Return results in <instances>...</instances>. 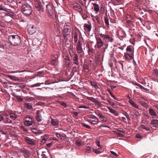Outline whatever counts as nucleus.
Listing matches in <instances>:
<instances>
[{
  "label": "nucleus",
  "mask_w": 158,
  "mask_h": 158,
  "mask_svg": "<svg viewBox=\"0 0 158 158\" xmlns=\"http://www.w3.org/2000/svg\"><path fill=\"white\" fill-rule=\"evenodd\" d=\"M9 41L10 44L14 46H23L21 40L18 35H11L8 36Z\"/></svg>",
  "instance_id": "1"
},
{
  "label": "nucleus",
  "mask_w": 158,
  "mask_h": 158,
  "mask_svg": "<svg viewBox=\"0 0 158 158\" xmlns=\"http://www.w3.org/2000/svg\"><path fill=\"white\" fill-rule=\"evenodd\" d=\"M22 11L26 15H30L31 14L32 10L31 6L27 3L25 4L22 6Z\"/></svg>",
  "instance_id": "2"
},
{
  "label": "nucleus",
  "mask_w": 158,
  "mask_h": 158,
  "mask_svg": "<svg viewBox=\"0 0 158 158\" xmlns=\"http://www.w3.org/2000/svg\"><path fill=\"white\" fill-rule=\"evenodd\" d=\"M98 34L101 37L103 38V40L106 43H108L109 42L112 43L113 41V40L112 37L108 35H105L102 34L100 31H98Z\"/></svg>",
  "instance_id": "3"
},
{
  "label": "nucleus",
  "mask_w": 158,
  "mask_h": 158,
  "mask_svg": "<svg viewBox=\"0 0 158 158\" xmlns=\"http://www.w3.org/2000/svg\"><path fill=\"white\" fill-rule=\"evenodd\" d=\"M27 31L30 35H32L36 31V27L32 24L28 25L27 26Z\"/></svg>",
  "instance_id": "4"
},
{
  "label": "nucleus",
  "mask_w": 158,
  "mask_h": 158,
  "mask_svg": "<svg viewBox=\"0 0 158 158\" xmlns=\"http://www.w3.org/2000/svg\"><path fill=\"white\" fill-rule=\"evenodd\" d=\"M20 151L23 153L24 156L25 158H28L31 155V152L30 151L28 150L26 148H23L21 149Z\"/></svg>",
  "instance_id": "5"
},
{
  "label": "nucleus",
  "mask_w": 158,
  "mask_h": 158,
  "mask_svg": "<svg viewBox=\"0 0 158 158\" xmlns=\"http://www.w3.org/2000/svg\"><path fill=\"white\" fill-rule=\"evenodd\" d=\"M71 29L70 28L64 27L63 31V35L64 39L66 40H68V39L67 38L68 36L69 35Z\"/></svg>",
  "instance_id": "6"
},
{
  "label": "nucleus",
  "mask_w": 158,
  "mask_h": 158,
  "mask_svg": "<svg viewBox=\"0 0 158 158\" xmlns=\"http://www.w3.org/2000/svg\"><path fill=\"white\" fill-rule=\"evenodd\" d=\"M25 141L27 143L31 145H35V140L33 139H31L28 137H26L24 138Z\"/></svg>",
  "instance_id": "7"
},
{
  "label": "nucleus",
  "mask_w": 158,
  "mask_h": 158,
  "mask_svg": "<svg viewBox=\"0 0 158 158\" xmlns=\"http://www.w3.org/2000/svg\"><path fill=\"white\" fill-rule=\"evenodd\" d=\"M4 118L3 122L6 123H12V121L9 117V115L6 114H4Z\"/></svg>",
  "instance_id": "8"
},
{
  "label": "nucleus",
  "mask_w": 158,
  "mask_h": 158,
  "mask_svg": "<svg viewBox=\"0 0 158 158\" xmlns=\"http://www.w3.org/2000/svg\"><path fill=\"white\" fill-rule=\"evenodd\" d=\"M73 7L74 9L81 13L83 11V10L80 5L78 3H76L73 5Z\"/></svg>",
  "instance_id": "9"
},
{
  "label": "nucleus",
  "mask_w": 158,
  "mask_h": 158,
  "mask_svg": "<svg viewBox=\"0 0 158 158\" xmlns=\"http://www.w3.org/2000/svg\"><path fill=\"white\" fill-rule=\"evenodd\" d=\"M30 119V120H24V123L26 126L29 127L34 125L35 123L34 121V119L33 118Z\"/></svg>",
  "instance_id": "10"
},
{
  "label": "nucleus",
  "mask_w": 158,
  "mask_h": 158,
  "mask_svg": "<svg viewBox=\"0 0 158 158\" xmlns=\"http://www.w3.org/2000/svg\"><path fill=\"white\" fill-rule=\"evenodd\" d=\"M97 44V48L99 49L103 46V42L101 39L99 37H96Z\"/></svg>",
  "instance_id": "11"
},
{
  "label": "nucleus",
  "mask_w": 158,
  "mask_h": 158,
  "mask_svg": "<svg viewBox=\"0 0 158 158\" xmlns=\"http://www.w3.org/2000/svg\"><path fill=\"white\" fill-rule=\"evenodd\" d=\"M36 119L37 121L39 122H41L42 119L41 115L40 114V110H37L35 114Z\"/></svg>",
  "instance_id": "12"
},
{
  "label": "nucleus",
  "mask_w": 158,
  "mask_h": 158,
  "mask_svg": "<svg viewBox=\"0 0 158 158\" xmlns=\"http://www.w3.org/2000/svg\"><path fill=\"white\" fill-rule=\"evenodd\" d=\"M46 8L50 15L53 14V7L51 4L49 3L47 5Z\"/></svg>",
  "instance_id": "13"
},
{
  "label": "nucleus",
  "mask_w": 158,
  "mask_h": 158,
  "mask_svg": "<svg viewBox=\"0 0 158 158\" xmlns=\"http://www.w3.org/2000/svg\"><path fill=\"white\" fill-rule=\"evenodd\" d=\"M70 55L72 56H74L73 57V60L74 61V63L77 65H78L79 64V61L78 56L77 54L75 53L74 54H73L72 56L71 54H70Z\"/></svg>",
  "instance_id": "14"
},
{
  "label": "nucleus",
  "mask_w": 158,
  "mask_h": 158,
  "mask_svg": "<svg viewBox=\"0 0 158 158\" xmlns=\"http://www.w3.org/2000/svg\"><path fill=\"white\" fill-rule=\"evenodd\" d=\"M84 30L87 32H90L91 29V25L85 23L84 24Z\"/></svg>",
  "instance_id": "15"
},
{
  "label": "nucleus",
  "mask_w": 158,
  "mask_h": 158,
  "mask_svg": "<svg viewBox=\"0 0 158 158\" xmlns=\"http://www.w3.org/2000/svg\"><path fill=\"white\" fill-rule=\"evenodd\" d=\"M50 118H51V123L52 125L53 126H56L58 125L59 124V120L56 119H53L51 117Z\"/></svg>",
  "instance_id": "16"
},
{
  "label": "nucleus",
  "mask_w": 158,
  "mask_h": 158,
  "mask_svg": "<svg viewBox=\"0 0 158 158\" xmlns=\"http://www.w3.org/2000/svg\"><path fill=\"white\" fill-rule=\"evenodd\" d=\"M32 104L31 103H27L25 102L24 103L25 107L27 109L30 110H32L33 109V107L32 106Z\"/></svg>",
  "instance_id": "17"
},
{
  "label": "nucleus",
  "mask_w": 158,
  "mask_h": 158,
  "mask_svg": "<svg viewBox=\"0 0 158 158\" xmlns=\"http://www.w3.org/2000/svg\"><path fill=\"white\" fill-rule=\"evenodd\" d=\"M93 5L94 6V10L95 12V13H98L100 10L99 5L95 3H93Z\"/></svg>",
  "instance_id": "18"
},
{
  "label": "nucleus",
  "mask_w": 158,
  "mask_h": 158,
  "mask_svg": "<svg viewBox=\"0 0 158 158\" xmlns=\"http://www.w3.org/2000/svg\"><path fill=\"white\" fill-rule=\"evenodd\" d=\"M88 122L92 125H95L98 123L99 122V121L98 119L97 118L95 120L89 119L88 120Z\"/></svg>",
  "instance_id": "19"
},
{
  "label": "nucleus",
  "mask_w": 158,
  "mask_h": 158,
  "mask_svg": "<svg viewBox=\"0 0 158 158\" xmlns=\"http://www.w3.org/2000/svg\"><path fill=\"white\" fill-rule=\"evenodd\" d=\"M129 102L132 106L137 109L139 108V106H138L131 100H129Z\"/></svg>",
  "instance_id": "20"
},
{
  "label": "nucleus",
  "mask_w": 158,
  "mask_h": 158,
  "mask_svg": "<svg viewBox=\"0 0 158 158\" xmlns=\"http://www.w3.org/2000/svg\"><path fill=\"white\" fill-rule=\"evenodd\" d=\"M7 77L8 78H9L12 80H14L15 81H19V78L14 76H12L10 75H8L7 76Z\"/></svg>",
  "instance_id": "21"
},
{
  "label": "nucleus",
  "mask_w": 158,
  "mask_h": 158,
  "mask_svg": "<svg viewBox=\"0 0 158 158\" xmlns=\"http://www.w3.org/2000/svg\"><path fill=\"white\" fill-rule=\"evenodd\" d=\"M107 108L110 113L113 114L115 116L118 115V113L116 111L114 110L109 107H107Z\"/></svg>",
  "instance_id": "22"
},
{
  "label": "nucleus",
  "mask_w": 158,
  "mask_h": 158,
  "mask_svg": "<svg viewBox=\"0 0 158 158\" xmlns=\"http://www.w3.org/2000/svg\"><path fill=\"white\" fill-rule=\"evenodd\" d=\"M149 113L151 115L156 116V112L153 109L150 108L149 110Z\"/></svg>",
  "instance_id": "23"
},
{
  "label": "nucleus",
  "mask_w": 158,
  "mask_h": 158,
  "mask_svg": "<svg viewBox=\"0 0 158 158\" xmlns=\"http://www.w3.org/2000/svg\"><path fill=\"white\" fill-rule=\"evenodd\" d=\"M77 50L79 53H81L83 51V49L81 46L76 47Z\"/></svg>",
  "instance_id": "24"
},
{
  "label": "nucleus",
  "mask_w": 158,
  "mask_h": 158,
  "mask_svg": "<svg viewBox=\"0 0 158 158\" xmlns=\"http://www.w3.org/2000/svg\"><path fill=\"white\" fill-rule=\"evenodd\" d=\"M90 83L91 85L93 86L95 89H97L98 88V86L96 82L91 81Z\"/></svg>",
  "instance_id": "25"
},
{
  "label": "nucleus",
  "mask_w": 158,
  "mask_h": 158,
  "mask_svg": "<svg viewBox=\"0 0 158 158\" xmlns=\"http://www.w3.org/2000/svg\"><path fill=\"white\" fill-rule=\"evenodd\" d=\"M151 124L153 125H158V120H152L151 121Z\"/></svg>",
  "instance_id": "26"
},
{
  "label": "nucleus",
  "mask_w": 158,
  "mask_h": 158,
  "mask_svg": "<svg viewBox=\"0 0 158 158\" xmlns=\"http://www.w3.org/2000/svg\"><path fill=\"white\" fill-rule=\"evenodd\" d=\"M31 130L32 132L35 134H37L39 133V131L38 130L35 128H31Z\"/></svg>",
  "instance_id": "27"
},
{
  "label": "nucleus",
  "mask_w": 158,
  "mask_h": 158,
  "mask_svg": "<svg viewBox=\"0 0 158 158\" xmlns=\"http://www.w3.org/2000/svg\"><path fill=\"white\" fill-rule=\"evenodd\" d=\"M15 97L16 98V99L18 102H22L23 99L20 96L18 95H15Z\"/></svg>",
  "instance_id": "28"
},
{
  "label": "nucleus",
  "mask_w": 158,
  "mask_h": 158,
  "mask_svg": "<svg viewBox=\"0 0 158 158\" xmlns=\"http://www.w3.org/2000/svg\"><path fill=\"white\" fill-rule=\"evenodd\" d=\"M9 117L10 118L12 119L13 120H15L16 118V116L13 113L10 114Z\"/></svg>",
  "instance_id": "29"
},
{
  "label": "nucleus",
  "mask_w": 158,
  "mask_h": 158,
  "mask_svg": "<svg viewBox=\"0 0 158 158\" xmlns=\"http://www.w3.org/2000/svg\"><path fill=\"white\" fill-rule=\"evenodd\" d=\"M74 42L75 43H76L78 39V35L77 33V32L75 33L74 34Z\"/></svg>",
  "instance_id": "30"
},
{
  "label": "nucleus",
  "mask_w": 158,
  "mask_h": 158,
  "mask_svg": "<svg viewBox=\"0 0 158 158\" xmlns=\"http://www.w3.org/2000/svg\"><path fill=\"white\" fill-rule=\"evenodd\" d=\"M139 103L140 104V105L144 107H146L147 106V104L144 102L140 101L139 102Z\"/></svg>",
  "instance_id": "31"
},
{
  "label": "nucleus",
  "mask_w": 158,
  "mask_h": 158,
  "mask_svg": "<svg viewBox=\"0 0 158 158\" xmlns=\"http://www.w3.org/2000/svg\"><path fill=\"white\" fill-rule=\"evenodd\" d=\"M104 21L106 25L108 27H109V22L108 19L106 17L104 19Z\"/></svg>",
  "instance_id": "32"
},
{
  "label": "nucleus",
  "mask_w": 158,
  "mask_h": 158,
  "mask_svg": "<svg viewBox=\"0 0 158 158\" xmlns=\"http://www.w3.org/2000/svg\"><path fill=\"white\" fill-rule=\"evenodd\" d=\"M91 151V147L90 146H87L85 149V152L86 153H89Z\"/></svg>",
  "instance_id": "33"
},
{
  "label": "nucleus",
  "mask_w": 158,
  "mask_h": 158,
  "mask_svg": "<svg viewBox=\"0 0 158 158\" xmlns=\"http://www.w3.org/2000/svg\"><path fill=\"white\" fill-rule=\"evenodd\" d=\"M76 144L77 146H80L82 144L81 141L78 139L76 141Z\"/></svg>",
  "instance_id": "34"
},
{
  "label": "nucleus",
  "mask_w": 158,
  "mask_h": 158,
  "mask_svg": "<svg viewBox=\"0 0 158 158\" xmlns=\"http://www.w3.org/2000/svg\"><path fill=\"white\" fill-rule=\"evenodd\" d=\"M87 99L88 100H89L94 102L96 103L97 102V101L96 100V99L93 97H88Z\"/></svg>",
  "instance_id": "35"
},
{
  "label": "nucleus",
  "mask_w": 158,
  "mask_h": 158,
  "mask_svg": "<svg viewBox=\"0 0 158 158\" xmlns=\"http://www.w3.org/2000/svg\"><path fill=\"white\" fill-rule=\"evenodd\" d=\"M56 135L57 137H58L59 138H60L61 139H62V138H61V137H64L65 136V135L64 134L61 135L60 134L58 133H56Z\"/></svg>",
  "instance_id": "36"
},
{
  "label": "nucleus",
  "mask_w": 158,
  "mask_h": 158,
  "mask_svg": "<svg viewBox=\"0 0 158 158\" xmlns=\"http://www.w3.org/2000/svg\"><path fill=\"white\" fill-rule=\"evenodd\" d=\"M24 99L28 102H30L31 101H32L34 100V98H33L32 97H25Z\"/></svg>",
  "instance_id": "37"
},
{
  "label": "nucleus",
  "mask_w": 158,
  "mask_h": 158,
  "mask_svg": "<svg viewBox=\"0 0 158 158\" xmlns=\"http://www.w3.org/2000/svg\"><path fill=\"white\" fill-rule=\"evenodd\" d=\"M70 24L69 23H65L64 27L69 28L71 29V27L70 26Z\"/></svg>",
  "instance_id": "38"
},
{
  "label": "nucleus",
  "mask_w": 158,
  "mask_h": 158,
  "mask_svg": "<svg viewBox=\"0 0 158 158\" xmlns=\"http://www.w3.org/2000/svg\"><path fill=\"white\" fill-rule=\"evenodd\" d=\"M43 83H37L36 84H35L34 85H31L32 87H37V86H40V85L42 84H43Z\"/></svg>",
  "instance_id": "39"
},
{
  "label": "nucleus",
  "mask_w": 158,
  "mask_h": 158,
  "mask_svg": "<svg viewBox=\"0 0 158 158\" xmlns=\"http://www.w3.org/2000/svg\"><path fill=\"white\" fill-rule=\"evenodd\" d=\"M137 86H138L140 88L142 89H143L144 90L147 91H148V89L144 87L142 85H140L139 84V85H137Z\"/></svg>",
  "instance_id": "40"
},
{
  "label": "nucleus",
  "mask_w": 158,
  "mask_h": 158,
  "mask_svg": "<svg viewBox=\"0 0 158 158\" xmlns=\"http://www.w3.org/2000/svg\"><path fill=\"white\" fill-rule=\"evenodd\" d=\"M93 151L96 154H98L101 153V152L97 149H93Z\"/></svg>",
  "instance_id": "41"
},
{
  "label": "nucleus",
  "mask_w": 158,
  "mask_h": 158,
  "mask_svg": "<svg viewBox=\"0 0 158 158\" xmlns=\"http://www.w3.org/2000/svg\"><path fill=\"white\" fill-rule=\"evenodd\" d=\"M69 61H65L64 64V66L65 67H68L69 66Z\"/></svg>",
  "instance_id": "42"
},
{
  "label": "nucleus",
  "mask_w": 158,
  "mask_h": 158,
  "mask_svg": "<svg viewBox=\"0 0 158 158\" xmlns=\"http://www.w3.org/2000/svg\"><path fill=\"white\" fill-rule=\"evenodd\" d=\"M82 125L84 127H86L89 129H91V127L89 126L86 125L84 123H82Z\"/></svg>",
  "instance_id": "43"
},
{
  "label": "nucleus",
  "mask_w": 158,
  "mask_h": 158,
  "mask_svg": "<svg viewBox=\"0 0 158 158\" xmlns=\"http://www.w3.org/2000/svg\"><path fill=\"white\" fill-rule=\"evenodd\" d=\"M25 120H30V119L33 118L31 116L29 115H27L25 117Z\"/></svg>",
  "instance_id": "44"
},
{
  "label": "nucleus",
  "mask_w": 158,
  "mask_h": 158,
  "mask_svg": "<svg viewBox=\"0 0 158 158\" xmlns=\"http://www.w3.org/2000/svg\"><path fill=\"white\" fill-rule=\"evenodd\" d=\"M98 116L101 119H102V118H105L106 117L105 116H104L102 115V114L98 113Z\"/></svg>",
  "instance_id": "45"
},
{
  "label": "nucleus",
  "mask_w": 158,
  "mask_h": 158,
  "mask_svg": "<svg viewBox=\"0 0 158 158\" xmlns=\"http://www.w3.org/2000/svg\"><path fill=\"white\" fill-rule=\"evenodd\" d=\"M107 101L113 107H115V106H116V105H115V104L113 102H112L110 100H107Z\"/></svg>",
  "instance_id": "46"
},
{
  "label": "nucleus",
  "mask_w": 158,
  "mask_h": 158,
  "mask_svg": "<svg viewBox=\"0 0 158 158\" xmlns=\"http://www.w3.org/2000/svg\"><path fill=\"white\" fill-rule=\"evenodd\" d=\"M127 55L129 56L131 59H133V52H132L131 53H127Z\"/></svg>",
  "instance_id": "47"
},
{
  "label": "nucleus",
  "mask_w": 158,
  "mask_h": 158,
  "mask_svg": "<svg viewBox=\"0 0 158 158\" xmlns=\"http://www.w3.org/2000/svg\"><path fill=\"white\" fill-rule=\"evenodd\" d=\"M20 128H21V129L23 131L27 132H28V130L27 129V128H25L24 127L21 126Z\"/></svg>",
  "instance_id": "48"
},
{
  "label": "nucleus",
  "mask_w": 158,
  "mask_h": 158,
  "mask_svg": "<svg viewBox=\"0 0 158 158\" xmlns=\"http://www.w3.org/2000/svg\"><path fill=\"white\" fill-rule=\"evenodd\" d=\"M114 133L116 134L119 137H123L124 136L122 134L120 133L117 131H114Z\"/></svg>",
  "instance_id": "49"
},
{
  "label": "nucleus",
  "mask_w": 158,
  "mask_h": 158,
  "mask_svg": "<svg viewBox=\"0 0 158 158\" xmlns=\"http://www.w3.org/2000/svg\"><path fill=\"white\" fill-rule=\"evenodd\" d=\"M126 50L127 52H130L131 53L133 52L132 51L131 48L129 46L127 47Z\"/></svg>",
  "instance_id": "50"
},
{
  "label": "nucleus",
  "mask_w": 158,
  "mask_h": 158,
  "mask_svg": "<svg viewBox=\"0 0 158 158\" xmlns=\"http://www.w3.org/2000/svg\"><path fill=\"white\" fill-rule=\"evenodd\" d=\"M89 118H92L93 119H97V118H98L96 116H95L93 115H90L89 116Z\"/></svg>",
  "instance_id": "51"
},
{
  "label": "nucleus",
  "mask_w": 158,
  "mask_h": 158,
  "mask_svg": "<svg viewBox=\"0 0 158 158\" xmlns=\"http://www.w3.org/2000/svg\"><path fill=\"white\" fill-rule=\"evenodd\" d=\"M65 61H70V59L69 56H66L64 59Z\"/></svg>",
  "instance_id": "52"
},
{
  "label": "nucleus",
  "mask_w": 158,
  "mask_h": 158,
  "mask_svg": "<svg viewBox=\"0 0 158 158\" xmlns=\"http://www.w3.org/2000/svg\"><path fill=\"white\" fill-rule=\"evenodd\" d=\"M60 103L61 105L62 106H64V107H65L67 106V105H66V103H64L63 101L60 102Z\"/></svg>",
  "instance_id": "53"
},
{
  "label": "nucleus",
  "mask_w": 158,
  "mask_h": 158,
  "mask_svg": "<svg viewBox=\"0 0 158 158\" xmlns=\"http://www.w3.org/2000/svg\"><path fill=\"white\" fill-rule=\"evenodd\" d=\"M124 114L125 116L128 120H130V118L129 117V116L127 113L126 112H125V113Z\"/></svg>",
  "instance_id": "54"
},
{
  "label": "nucleus",
  "mask_w": 158,
  "mask_h": 158,
  "mask_svg": "<svg viewBox=\"0 0 158 158\" xmlns=\"http://www.w3.org/2000/svg\"><path fill=\"white\" fill-rule=\"evenodd\" d=\"M4 118V114L3 115H0V122L2 121H3V119Z\"/></svg>",
  "instance_id": "55"
},
{
  "label": "nucleus",
  "mask_w": 158,
  "mask_h": 158,
  "mask_svg": "<svg viewBox=\"0 0 158 158\" xmlns=\"http://www.w3.org/2000/svg\"><path fill=\"white\" fill-rule=\"evenodd\" d=\"M48 139V137L47 136L45 135L44 136L42 137V139H43V140L46 141Z\"/></svg>",
  "instance_id": "56"
},
{
  "label": "nucleus",
  "mask_w": 158,
  "mask_h": 158,
  "mask_svg": "<svg viewBox=\"0 0 158 158\" xmlns=\"http://www.w3.org/2000/svg\"><path fill=\"white\" fill-rule=\"evenodd\" d=\"M110 152L112 155H114L115 156L117 157L118 155L114 152L112 151H110Z\"/></svg>",
  "instance_id": "57"
},
{
  "label": "nucleus",
  "mask_w": 158,
  "mask_h": 158,
  "mask_svg": "<svg viewBox=\"0 0 158 158\" xmlns=\"http://www.w3.org/2000/svg\"><path fill=\"white\" fill-rule=\"evenodd\" d=\"M96 144L98 147H99V149L102 148V147L100 144V142L99 141H98L96 142Z\"/></svg>",
  "instance_id": "58"
},
{
  "label": "nucleus",
  "mask_w": 158,
  "mask_h": 158,
  "mask_svg": "<svg viewBox=\"0 0 158 158\" xmlns=\"http://www.w3.org/2000/svg\"><path fill=\"white\" fill-rule=\"evenodd\" d=\"M136 137L138 139H142V136L138 134L136 135Z\"/></svg>",
  "instance_id": "59"
},
{
  "label": "nucleus",
  "mask_w": 158,
  "mask_h": 158,
  "mask_svg": "<svg viewBox=\"0 0 158 158\" xmlns=\"http://www.w3.org/2000/svg\"><path fill=\"white\" fill-rule=\"evenodd\" d=\"M80 108H84L85 109H89V107H87L84 106H80L79 107Z\"/></svg>",
  "instance_id": "60"
},
{
  "label": "nucleus",
  "mask_w": 158,
  "mask_h": 158,
  "mask_svg": "<svg viewBox=\"0 0 158 158\" xmlns=\"http://www.w3.org/2000/svg\"><path fill=\"white\" fill-rule=\"evenodd\" d=\"M117 131L118 132H121L123 133H124L125 132V131L123 130L118 129L117 130Z\"/></svg>",
  "instance_id": "61"
},
{
  "label": "nucleus",
  "mask_w": 158,
  "mask_h": 158,
  "mask_svg": "<svg viewBox=\"0 0 158 158\" xmlns=\"http://www.w3.org/2000/svg\"><path fill=\"white\" fill-rule=\"evenodd\" d=\"M107 91L109 93L110 95L111 96V97H112L114 96L113 94L111 92V91L110 89H107Z\"/></svg>",
  "instance_id": "62"
},
{
  "label": "nucleus",
  "mask_w": 158,
  "mask_h": 158,
  "mask_svg": "<svg viewBox=\"0 0 158 158\" xmlns=\"http://www.w3.org/2000/svg\"><path fill=\"white\" fill-rule=\"evenodd\" d=\"M6 8H4L2 6H0V10L6 11Z\"/></svg>",
  "instance_id": "63"
},
{
  "label": "nucleus",
  "mask_w": 158,
  "mask_h": 158,
  "mask_svg": "<svg viewBox=\"0 0 158 158\" xmlns=\"http://www.w3.org/2000/svg\"><path fill=\"white\" fill-rule=\"evenodd\" d=\"M52 143H50L47 144L46 145L47 147H50V146H52Z\"/></svg>",
  "instance_id": "64"
}]
</instances>
